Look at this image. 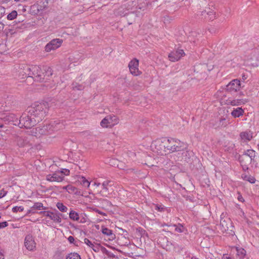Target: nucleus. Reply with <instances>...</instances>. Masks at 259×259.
<instances>
[{
	"instance_id": "f257e3e1",
	"label": "nucleus",
	"mask_w": 259,
	"mask_h": 259,
	"mask_svg": "<svg viewBox=\"0 0 259 259\" xmlns=\"http://www.w3.org/2000/svg\"><path fill=\"white\" fill-rule=\"evenodd\" d=\"M27 110L38 123L44 118L48 113V103L47 102H35L28 107Z\"/></svg>"
},
{
	"instance_id": "f03ea898",
	"label": "nucleus",
	"mask_w": 259,
	"mask_h": 259,
	"mask_svg": "<svg viewBox=\"0 0 259 259\" xmlns=\"http://www.w3.org/2000/svg\"><path fill=\"white\" fill-rule=\"evenodd\" d=\"M30 77L33 78L35 81H42L45 76H50L53 74L52 69L49 66H44L41 69L36 65L31 66V72L29 73Z\"/></svg>"
},
{
	"instance_id": "7ed1b4c3",
	"label": "nucleus",
	"mask_w": 259,
	"mask_h": 259,
	"mask_svg": "<svg viewBox=\"0 0 259 259\" xmlns=\"http://www.w3.org/2000/svg\"><path fill=\"white\" fill-rule=\"evenodd\" d=\"M162 140L163 141L161 142L164 143L166 151H168L169 153L176 152H178V155H180V152L184 149V143L178 139L163 138Z\"/></svg>"
},
{
	"instance_id": "20e7f679",
	"label": "nucleus",
	"mask_w": 259,
	"mask_h": 259,
	"mask_svg": "<svg viewBox=\"0 0 259 259\" xmlns=\"http://www.w3.org/2000/svg\"><path fill=\"white\" fill-rule=\"evenodd\" d=\"M37 123L36 120L27 111L19 117L18 126L20 128H30Z\"/></svg>"
},
{
	"instance_id": "39448f33",
	"label": "nucleus",
	"mask_w": 259,
	"mask_h": 259,
	"mask_svg": "<svg viewBox=\"0 0 259 259\" xmlns=\"http://www.w3.org/2000/svg\"><path fill=\"white\" fill-rule=\"evenodd\" d=\"M33 138L32 135L25 134L16 136L15 138V142L17 146L19 147L30 146L31 145V140Z\"/></svg>"
},
{
	"instance_id": "423d86ee",
	"label": "nucleus",
	"mask_w": 259,
	"mask_h": 259,
	"mask_svg": "<svg viewBox=\"0 0 259 259\" xmlns=\"http://www.w3.org/2000/svg\"><path fill=\"white\" fill-rule=\"evenodd\" d=\"M180 155L174 154L172 155L174 159L176 161L184 160L187 163H191L192 161V157H193V153L192 151L188 150H182L181 152H180Z\"/></svg>"
},
{
	"instance_id": "0eeeda50",
	"label": "nucleus",
	"mask_w": 259,
	"mask_h": 259,
	"mask_svg": "<svg viewBox=\"0 0 259 259\" xmlns=\"http://www.w3.org/2000/svg\"><path fill=\"white\" fill-rule=\"evenodd\" d=\"M118 118L114 115H109L103 118L100 122L103 127H111L118 123Z\"/></svg>"
},
{
	"instance_id": "6e6552de",
	"label": "nucleus",
	"mask_w": 259,
	"mask_h": 259,
	"mask_svg": "<svg viewBox=\"0 0 259 259\" xmlns=\"http://www.w3.org/2000/svg\"><path fill=\"white\" fill-rule=\"evenodd\" d=\"M220 227L223 233L227 232L229 230L232 231L233 226L232 225V221L228 217H221Z\"/></svg>"
},
{
	"instance_id": "1a4fd4ad",
	"label": "nucleus",
	"mask_w": 259,
	"mask_h": 259,
	"mask_svg": "<svg viewBox=\"0 0 259 259\" xmlns=\"http://www.w3.org/2000/svg\"><path fill=\"white\" fill-rule=\"evenodd\" d=\"M62 42V39L59 38L52 39L45 46L46 52H50L52 50H56L61 46Z\"/></svg>"
},
{
	"instance_id": "9d476101",
	"label": "nucleus",
	"mask_w": 259,
	"mask_h": 259,
	"mask_svg": "<svg viewBox=\"0 0 259 259\" xmlns=\"http://www.w3.org/2000/svg\"><path fill=\"white\" fill-rule=\"evenodd\" d=\"M39 214H42L44 216L49 217L51 220L57 223L61 222V218L60 216L61 214L58 211L52 212L49 211H42L39 212Z\"/></svg>"
},
{
	"instance_id": "9b49d317",
	"label": "nucleus",
	"mask_w": 259,
	"mask_h": 259,
	"mask_svg": "<svg viewBox=\"0 0 259 259\" xmlns=\"http://www.w3.org/2000/svg\"><path fill=\"white\" fill-rule=\"evenodd\" d=\"M240 81L238 79H235L230 81L226 85V90L230 92H236L240 90V88H242Z\"/></svg>"
},
{
	"instance_id": "f8f14e48",
	"label": "nucleus",
	"mask_w": 259,
	"mask_h": 259,
	"mask_svg": "<svg viewBox=\"0 0 259 259\" xmlns=\"http://www.w3.org/2000/svg\"><path fill=\"white\" fill-rule=\"evenodd\" d=\"M1 119H3L5 121L11 123L13 125H18L19 124V118L17 117L14 113H5L2 115Z\"/></svg>"
},
{
	"instance_id": "ddd939ff",
	"label": "nucleus",
	"mask_w": 259,
	"mask_h": 259,
	"mask_svg": "<svg viewBox=\"0 0 259 259\" xmlns=\"http://www.w3.org/2000/svg\"><path fill=\"white\" fill-rule=\"evenodd\" d=\"M139 61L134 59L131 61L128 64V67L131 73L135 76H138L141 74V72L139 70Z\"/></svg>"
},
{
	"instance_id": "4468645a",
	"label": "nucleus",
	"mask_w": 259,
	"mask_h": 259,
	"mask_svg": "<svg viewBox=\"0 0 259 259\" xmlns=\"http://www.w3.org/2000/svg\"><path fill=\"white\" fill-rule=\"evenodd\" d=\"M31 72V66L27 65H21L19 66L18 70V75L21 78L30 77L29 73Z\"/></svg>"
},
{
	"instance_id": "2eb2a0df",
	"label": "nucleus",
	"mask_w": 259,
	"mask_h": 259,
	"mask_svg": "<svg viewBox=\"0 0 259 259\" xmlns=\"http://www.w3.org/2000/svg\"><path fill=\"white\" fill-rule=\"evenodd\" d=\"M63 124L57 121H52L50 123L46 124L45 130L48 133L51 134L52 132L58 131L62 127Z\"/></svg>"
},
{
	"instance_id": "dca6fc26",
	"label": "nucleus",
	"mask_w": 259,
	"mask_h": 259,
	"mask_svg": "<svg viewBox=\"0 0 259 259\" xmlns=\"http://www.w3.org/2000/svg\"><path fill=\"white\" fill-rule=\"evenodd\" d=\"M185 55L183 50L178 49L171 52L168 55V58L170 61L175 62L178 61L182 56Z\"/></svg>"
},
{
	"instance_id": "f3484780",
	"label": "nucleus",
	"mask_w": 259,
	"mask_h": 259,
	"mask_svg": "<svg viewBox=\"0 0 259 259\" xmlns=\"http://www.w3.org/2000/svg\"><path fill=\"white\" fill-rule=\"evenodd\" d=\"M24 245L27 249L31 251L33 250L36 246V243L32 235H27L24 240Z\"/></svg>"
},
{
	"instance_id": "a211bd4d",
	"label": "nucleus",
	"mask_w": 259,
	"mask_h": 259,
	"mask_svg": "<svg viewBox=\"0 0 259 259\" xmlns=\"http://www.w3.org/2000/svg\"><path fill=\"white\" fill-rule=\"evenodd\" d=\"M240 162L242 166L243 169L245 171L248 169V166L252 162H254V160L251 159L247 156L241 155H240L239 158Z\"/></svg>"
},
{
	"instance_id": "6ab92c4d",
	"label": "nucleus",
	"mask_w": 259,
	"mask_h": 259,
	"mask_svg": "<svg viewBox=\"0 0 259 259\" xmlns=\"http://www.w3.org/2000/svg\"><path fill=\"white\" fill-rule=\"evenodd\" d=\"M69 173L70 171L68 169H58L55 171L50 178H63L65 176H68Z\"/></svg>"
},
{
	"instance_id": "aec40b11",
	"label": "nucleus",
	"mask_w": 259,
	"mask_h": 259,
	"mask_svg": "<svg viewBox=\"0 0 259 259\" xmlns=\"http://www.w3.org/2000/svg\"><path fill=\"white\" fill-rule=\"evenodd\" d=\"M162 140H163V138H161V139H157L154 142L155 148L157 149V152H159L160 153H161V151L163 149L165 152L166 151V149L165 148V146H164L165 145L164 144V143H161V142H159V143L158 142L163 141Z\"/></svg>"
},
{
	"instance_id": "412c9836",
	"label": "nucleus",
	"mask_w": 259,
	"mask_h": 259,
	"mask_svg": "<svg viewBox=\"0 0 259 259\" xmlns=\"http://www.w3.org/2000/svg\"><path fill=\"white\" fill-rule=\"evenodd\" d=\"M244 113V110L242 108L238 107L234 109L231 112V115L234 117H239L240 116L243 115Z\"/></svg>"
},
{
	"instance_id": "4be33fe9",
	"label": "nucleus",
	"mask_w": 259,
	"mask_h": 259,
	"mask_svg": "<svg viewBox=\"0 0 259 259\" xmlns=\"http://www.w3.org/2000/svg\"><path fill=\"white\" fill-rule=\"evenodd\" d=\"M102 232L103 234L109 236L110 237L109 239L111 240H113L115 238V235L112 233V231L107 228H103Z\"/></svg>"
},
{
	"instance_id": "5701e85b",
	"label": "nucleus",
	"mask_w": 259,
	"mask_h": 259,
	"mask_svg": "<svg viewBox=\"0 0 259 259\" xmlns=\"http://www.w3.org/2000/svg\"><path fill=\"white\" fill-rule=\"evenodd\" d=\"M242 155L247 156L251 159L254 160V158L256 156V152L252 149H248L244 152Z\"/></svg>"
},
{
	"instance_id": "b1692460",
	"label": "nucleus",
	"mask_w": 259,
	"mask_h": 259,
	"mask_svg": "<svg viewBox=\"0 0 259 259\" xmlns=\"http://www.w3.org/2000/svg\"><path fill=\"white\" fill-rule=\"evenodd\" d=\"M84 243L89 246L91 247L95 252H97L99 251V245H98V246L94 245L93 243L87 238L84 239Z\"/></svg>"
},
{
	"instance_id": "393cba45",
	"label": "nucleus",
	"mask_w": 259,
	"mask_h": 259,
	"mask_svg": "<svg viewBox=\"0 0 259 259\" xmlns=\"http://www.w3.org/2000/svg\"><path fill=\"white\" fill-rule=\"evenodd\" d=\"M247 102L246 100L244 99H237V100H233L232 101H231L230 102H228V104H230V105L232 106H236L240 105L241 104H245Z\"/></svg>"
},
{
	"instance_id": "a878e982",
	"label": "nucleus",
	"mask_w": 259,
	"mask_h": 259,
	"mask_svg": "<svg viewBox=\"0 0 259 259\" xmlns=\"http://www.w3.org/2000/svg\"><path fill=\"white\" fill-rule=\"evenodd\" d=\"M69 218L73 221H78L80 219L78 213L71 210L69 212Z\"/></svg>"
},
{
	"instance_id": "bb28decb",
	"label": "nucleus",
	"mask_w": 259,
	"mask_h": 259,
	"mask_svg": "<svg viewBox=\"0 0 259 259\" xmlns=\"http://www.w3.org/2000/svg\"><path fill=\"white\" fill-rule=\"evenodd\" d=\"M202 13H203V12H202ZM204 13L205 14L204 16L205 19L212 20L215 17V14L212 11H208L206 12L205 11ZM202 15H203V14H202Z\"/></svg>"
},
{
	"instance_id": "cd10ccee",
	"label": "nucleus",
	"mask_w": 259,
	"mask_h": 259,
	"mask_svg": "<svg viewBox=\"0 0 259 259\" xmlns=\"http://www.w3.org/2000/svg\"><path fill=\"white\" fill-rule=\"evenodd\" d=\"M99 247H100L101 251L103 253L107 255L108 257H112V258H114L115 257V255L114 254H113L111 252L109 251L105 247H104L102 246H100V245H99Z\"/></svg>"
},
{
	"instance_id": "c85d7f7f",
	"label": "nucleus",
	"mask_w": 259,
	"mask_h": 259,
	"mask_svg": "<svg viewBox=\"0 0 259 259\" xmlns=\"http://www.w3.org/2000/svg\"><path fill=\"white\" fill-rule=\"evenodd\" d=\"M240 137L242 140L250 141L252 138V136L247 132H243L240 134Z\"/></svg>"
},
{
	"instance_id": "c756f323",
	"label": "nucleus",
	"mask_w": 259,
	"mask_h": 259,
	"mask_svg": "<svg viewBox=\"0 0 259 259\" xmlns=\"http://www.w3.org/2000/svg\"><path fill=\"white\" fill-rule=\"evenodd\" d=\"M63 188L66 190L69 193H76L77 190L76 188L71 185H68L66 186L63 187Z\"/></svg>"
},
{
	"instance_id": "7c9ffc66",
	"label": "nucleus",
	"mask_w": 259,
	"mask_h": 259,
	"mask_svg": "<svg viewBox=\"0 0 259 259\" xmlns=\"http://www.w3.org/2000/svg\"><path fill=\"white\" fill-rule=\"evenodd\" d=\"M66 259H81V257L77 253L73 252L68 254Z\"/></svg>"
},
{
	"instance_id": "2f4dec72",
	"label": "nucleus",
	"mask_w": 259,
	"mask_h": 259,
	"mask_svg": "<svg viewBox=\"0 0 259 259\" xmlns=\"http://www.w3.org/2000/svg\"><path fill=\"white\" fill-rule=\"evenodd\" d=\"M56 206L58 209L61 212H66L67 211V207L65 206L62 202H58Z\"/></svg>"
},
{
	"instance_id": "473e14b6",
	"label": "nucleus",
	"mask_w": 259,
	"mask_h": 259,
	"mask_svg": "<svg viewBox=\"0 0 259 259\" xmlns=\"http://www.w3.org/2000/svg\"><path fill=\"white\" fill-rule=\"evenodd\" d=\"M17 12L15 10H14L7 15V18L9 20H13L17 17Z\"/></svg>"
},
{
	"instance_id": "72a5a7b5",
	"label": "nucleus",
	"mask_w": 259,
	"mask_h": 259,
	"mask_svg": "<svg viewBox=\"0 0 259 259\" xmlns=\"http://www.w3.org/2000/svg\"><path fill=\"white\" fill-rule=\"evenodd\" d=\"M237 254L240 256V258H243L246 254V251L242 248H236Z\"/></svg>"
},
{
	"instance_id": "f704fd0d",
	"label": "nucleus",
	"mask_w": 259,
	"mask_h": 259,
	"mask_svg": "<svg viewBox=\"0 0 259 259\" xmlns=\"http://www.w3.org/2000/svg\"><path fill=\"white\" fill-rule=\"evenodd\" d=\"M72 89L74 90L81 91L84 89V86L76 82L72 83Z\"/></svg>"
},
{
	"instance_id": "c9c22d12",
	"label": "nucleus",
	"mask_w": 259,
	"mask_h": 259,
	"mask_svg": "<svg viewBox=\"0 0 259 259\" xmlns=\"http://www.w3.org/2000/svg\"><path fill=\"white\" fill-rule=\"evenodd\" d=\"M32 208L35 210H40L41 208L44 209H46V207H43V204L41 202H35L32 206Z\"/></svg>"
},
{
	"instance_id": "e433bc0d",
	"label": "nucleus",
	"mask_w": 259,
	"mask_h": 259,
	"mask_svg": "<svg viewBox=\"0 0 259 259\" xmlns=\"http://www.w3.org/2000/svg\"><path fill=\"white\" fill-rule=\"evenodd\" d=\"M110 165L113 166H119V163L120 164V165L122 164V162L118 160L117 159H112L110 160L109 162Z\"/></svg>"
},
{
	"instance_id": "4c0bfd02",
	"label": "nucleus",
	"mask_w": 259,
	"mask_h": 259,
	"mask_svg": "<svg viewBox=\"0 0 259 259\" xmlns=\"http://www.w3.org/2000/svg\"><path fill=\"white\" fill-rule=\"evenodd\" d=\"M174 227H175V230L177 232L182 233L184 232V228L182 225L179 224L178 225H174Z\"/></svg>"
},
{
	"instance_id": "58836bf2",
	"label": "nucleus",
	"mask_w": 259,
	"mask_h": 259,
	"mask_svg": "<svg viewBox=\"0 0 259 259\" xmlns=\"http://www.w3.org/2000/svg\"><path fill=\"white\" fill-rule=\"evenodd\" d=\"M78 183H79L81 185L86 187H89L90 185L92 184V182H89L87 179H82L81 182L78 181Z\"/></svg>"
},
{
	"instance_id": "ea45409f",
	"label": "nucleus",
	"mask_w": 259,
	"mask_h": 259,
	"mask_svg": "<svg viewBox=\"0 0 259 259\" xmlns=\"http://www.w3.org/2000/svg\"><path fill=\"white\" fill-rule=\"evenodd\" d=\"M171 246H173L176 249V246H178V244H175V243H172L171 242L167 241V244H166V246H165V247L164 248L166 250H169L170 249V248H171Z\"/></svg>"
},
{
	"instance_id": "a19ab883",
	"label": "nucleus",
	"mask_w": 259,
	"mask_h": 259,
	"mask_svg": "<svg viewBox=\"0 0 259 259\" xmlns=\"http://www.w3.org/2000/svg\"><path fill=\"white\" fill-rule=\"evenodd\" d=\"M24 208L22 206H15L12 208V211L13 212H21L23 211Z\"/></svg>"
},
{
	"instance_id": "79ce46f5",
	"label": "nucleus",
	"mask_w": 259,
	"mask_h": 259,
	"mask_svg": "<svg viewBox=\"0 0 259 259\" xmlns=\"http://www.w3.org/2000/svg\"><path fill=\"white\" fill-rule=\"evenodd\" d=\"M111 183V181H104L103 183H102V187L103 188V189H107V185H108L110 183Z\"/></svg>"
},
{
	"instance_id": "37998d69",
	"label": "nucleus",
	"mask_w": 259,
	"mask_h": 259,
	"mask_svg": "<svg viewBox=\"0 0 259 259\" xmlns=\"http://www.w3.org/2000/svg\"><path fill=\"white\" fill-rule=\"evenodd\" d=\"M8 224L6 221L2 223H0V229L6 227L7 226H8Z\"/></svg>"
},
{
	"instance_id": "c03bdc74",
	"label": "nucleus",
	"mask_w": 259,
	"mask_h": 259,
	"mask_svg": "<svg viewBox=\"0 0 259 259\" xmlns=\"http://www.w3.org/2000/svg\"><path fill=\"white\" fill-rule=\"evenodd\" d=\"M5 12V9L2 6H0V18L3 17Z\"/></svg>"
},
{
	"instance_id": "a18cd8bd",
	"label": "nucleus",
	"mask_w": 259,
	"mask_h": 259,
	"mask_svg": "<svg viewBox=\"0 0 259 259\" xmlns=\"http://www.w3.org/2000/svg\"><path fill=\"white\" fill-rule=\"evenodd\" d=\"M156 207V209H157L159 211H162L165 209V208L162 207L161 206H158L157 205Z\"/></svg>"
},
{
	"instance_id": "49530a36",
	"label": "nucleus",
	"mask_w": 259,
	"mask_h": 259,
	"mask_svg": "<svg viewBox=\"0 0 259 259\" xmlns=\"http://www.w3.org/2000/svg\"><path fill=\"white\" fill-rule=\"evenodd\" d=\"M68 240L69 241V242L71 243H73L74 241V238L73 236H70L68 238Z\"/></svg>"
},
{
	"instance_id": "de8ad7c7",
	"label": "nucleus",
	"mask_w": 259,
	"mask_h": 259,
	"mask_svg": "<svg viewBox=\"0 0 259 259\" xmlns=\"http://www.w3.org/2000/svg\"><path fill=\"white\" fill-rule=\"evenodd\" d=\"M91 182H92V184H91L92 185L96 186L97 187H98L100 185V183L97 182L95 181H91Z\"/></svg>"
},
{
	"instance_id": "09e8293b",
	"label": "nucleus",
	"mask_w": 259,
	"mask_h": 259,
	"mask_svg": "<svg viewBox=\"0 0 259 259\" xmlns=\"http://www.w3.org/2000/svg\"><path fill=\"white\" fill-rule=\"evenodd\" d=\"M225 120L226 119L224 118H222L220 119V124L222 122V125H223L224 126H225L227 125V123H224V121H225Z\"/></svg>"
},
{
	"instance_id": "8fccbe9b",
	"label": "nucleus",
	"mask_w": 259,
	"mask_h": 259,
	"mask_svg": "<svg viewBox=\"0 0 259 259\" xmlns=\"http://www.w3.org/2000/svg\"><path fill=\"white\" fill-rule=\"evenodd\" d=\"M169 18L168 16H166V17H164V19H163V21H164V23H168L169 22Z\"/></svg>"
},
{
	"instance_id": "3c124183",
	"label": "nucleus",
	"mask_w": 259,
	"mask_h": 259,
	"mask_svg": "<svg viewBox=\"0 0 259 259\" xmlns=\"http://www.w3.org/2000/svg\"><path fill=\"white\" fill-rule=\"evenodd\" d=\"M238 200L240 202H243L244 201L243 197L241 195H238Z\"/></svg>"
},
{
	"instance_id": "603ef678",
	"label": "nucleus",
	"mask_w": 259,
	"mask_h": 259,
	"mask_svg": "<svg viewBox=\"0 0 259 259\" xmlns=\"http://www.w3.org/2000/svg\"><path fill=\"white\" fill-rule=\"evenodd\" d=\"M119 169H124L125 168V165L122 163V164L120 165V163H119V166H117Z\"/></svg>"
},
{
	"instance_id": "864d4df0",
	"label": "nucleus",
	"mask_w": 259,
	"mask_h": 259,
	"mask_svg": "<svg viewBox=\"0 0 259 259\" xmlns=\"http://www.w3.org/2000/svg\"><path fill=\"white\" fill-rule=\"evenodd\" d=\"M247 181L251 184H254L255 183L256 179H247Z\"/></svg>"
},
{
	"instance_id": "5fc2aeb1",
	"label": "nucleus",
	"mask_w": 259,
	"mask_h": 259,
	"mask_svg": "<svg viewBox=\"0 0 259 259\" xmlns=\"http://www.w3.org/2000/svg\"><path fill=\"white\" fill-rule=\"evenodd\" d=\"M35 213V211H33V209H30L27 211L26 214H28L29 213Z\"/></svg>"
},
{
	"instance_id": "6e6d98bb",
	"label": "nucleus",
	"mask_w": 259,
	"mask_h": 259,
	"mask_svg": "<svg viewBox=\"0 0 259 259\" xmlns=\"http://www.w3.org/2000/svg\"><path fill=\"white\" fill-rule=\"evenodd\" d=\"M78 221L79 222V223H83L85 222V219L84 218H82L80 220L79 219Z\"/></svg>"
},
{
	"instance_id": "4d7b16f0",
	"label": "nucleus",
	"mask_w": 259,
	"mask_h": 259,
	"mask_svg": "<svg viewBox=\"0 0 259 259\" xmlns=\"http://www.w3.org/2000/svg\"><path fill=\"white\" fill-rule=\"evenodd\" d=\"M4 25L3 23H0V31H2L4 29Z\"/></svg>"
},
{
	"instance_id": "13d9d810",
	"label": "nucleus",
	"mask_w": 259,
	"mask_h": 259,
	"mask_svg": "<svg viewBox=\"0 0 259 259\" xmlns=\"http://www.w3.org/2000/svg\"><path fill=\"white\" fill-rule=\"evenodd\" d=\"M242 178H250L249 177H248L247 175L246 174H242Z\"/></svg>"
},
{
	"instance_id": "bf43d9fd",
	"label": "nucleus",
	"mask_w": 259,
	"mask_h": 259,
	"mask_svg": "<svg viewBox=\"0 0 259 259\" xmlns=\"http://www.w3.org/2000/svg\"><path fill=\"white\" fill-rule=\"evenodd\" d=\"M106 246L108 247V248H110L112 249H116L114 247H113L110 245H108V244H106Z\"/></svg>"
},
{
	"instance_id": "052dcab7",
	"label": "nucleus",
	"mask_w": 259,
	"mask_h": 259,
	"mask_svg": "<svg viewBox=\"0 0 259 259\" xmlns=\"http://www.w3.org/2000/svg\"><path fill=\"white\" fill-rule=\"evenodd\" d=\"M0 259H4V256L1 250H0Z\"/></svg>"
},
{
	"instance_id": "680f3d73",
	"label": "nucleus",
	"mask_w": 259,
	"mask_h": 259,
	"mask_svg": "<svg viewBox=\"0 0 259 259\" xmlns=\"http://www.w3.org/2000/svg\"><path fill=\"white\" fill-rule=\"evenodd\" d=\"M133 171V169H129L127 170V172H128V173H130V172H132Z\"/></svg>"
},
{
	"instance_id": "e2e57ef3",
	"label": "nucleus",
	"mask_w": 259,
	"mask_h": 259,
	"mask_svg": "<svg viewBox=\"0 0 259 259\" xmlns=\"http://www.w3.org/2000/svg\"><path fill=\"white\" fill-rule=\"evenodd\" d=\"M177 247H178L179 249H181V250H182L183 249V247H180L179 245H178V246H176V248H177Z\"/></svg>"
},
{
	"instance_id": "0e129e2a",
	"label": "nucleus",
	"mask_w": 259,
	"mask_h": 259,
	"mask_svg": "<svg viewBox=\"0 0 259 259\" xmlns=\"http://www.w3.org/2000/svg\"><path fill=\"white\" fill-rule=\"evenodd\" d=\"M191 259H199V258L198 257H197L196 256H193L191 257Z\"/></svg>"
},
{
	"instance_id": "69168bd1",
	"label": "nucleus",
	"mask_w": 259,
	"mask_h": 259,
	"mask_svg": "<svg viewBox=\"0 0 259 259\" xmlns=\"http://www.w3.org/2000/svg\"><path fill=\"white\" fill-rule=\"evenodd\" d=\"M6 193H5L4 195H3L2 196H1V194H0V198L4 197L5 195H6Z\"/></svg>"
},
{
	"instance_id": "338daca9",
	"label": "nucleus",
	"mask_w": 259,
	"mask_h": 259,
	"mask_svg": "<svg viewBox=\"0 0 259 259\" xmlns=\"http://www.w3.org/2000/svg\"><path fill=\"white\" fill-rule=\"evenodd\" d=\"M57 180V182H60L63 179H56Z\"/></svg>"
},
{
	"instance_id": "774afa93",
	"label": "nucleus",
	"mask_w": 259,
	"mask_h": 259,
	"mask_svg": "<svg viewBox=\"0 0 259 259\" xmlns=\"http://www.w3.org/2000/svg\"><path fill=\"white\" fill-rule=\"evenodd\" d=\"M48 180L50 181H55V179H47Z\"/></svg>"
}]
</instances>
